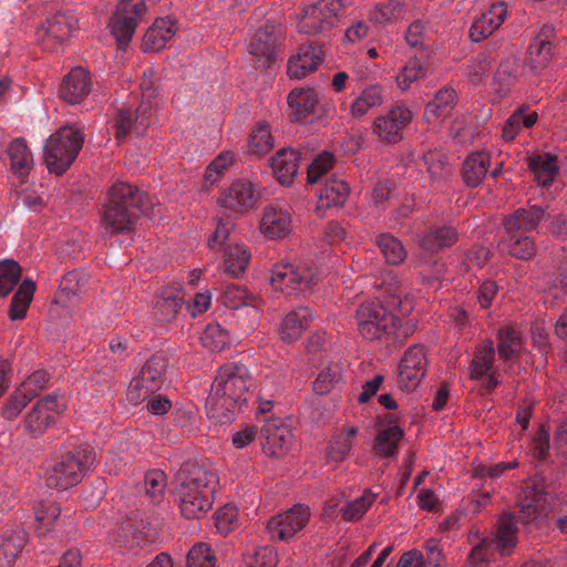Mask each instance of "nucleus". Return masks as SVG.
<instances>
[{
  "label": "nucleus",
  "instance_id": "nucleus-16",
  "mask_svg": "<svg viewBox=\"0 0 567 567\" xmlns=\"http://www.w3.org/2000/svg\"><path fill=\"white\" fill-rule=\"evenodd\" d=\"M65 406L63 396L56 393L40 399L24 419L25 431L34 436L42 434L55 422L56 415L64 412Z\"/></svg>",
  "mask_w": 567,
  "mask_h": 567
},
{
  "label": "nucleus",
  "instance_id": "nucleus-2",
  "mask_svg": "<svg viewBox=\"0 0 567 567\" xmlns=\"http://www.w3.org/2000/svg\"><path fill=\"white\" fill-rule=\"evenodd\" d=\"M216 483V474L204 466L182 464L173 480V493L185 518H199L212 508Z\"/></svg>",
  "mask_w": 567,
  "mask_h": 567
},
{
  "label": "nucleus",
  "instance_id": "nucleus-27",
  "mask_svg": "<svg viewBox=\"0 0 567 567\" xmlns=\"http://www.w3.org/2000/svg\"><path fill=\"white\" fill-rule=\"evenodd\" d=\"M507 17V4L503 1L494 2L487 12L477 18L471 29L470 38L474 42H480L494 33L505 21Z\"/></svg>",
  "mask_w": 567,
  "mask_h": 567
},
{
  "label": "nucleus",
  "instance_id": "nucleus-56",
  "mask_svg": "<svg viewBox=\"0 0 567 567\" xmlns=\"http://www.w3.org/2000/svg\"><path fill=\"white\" fill-rule=\"evenodd\" d=\"M333 165L334 156L332 153L322 152L318 154L312 162L307 165L308 184H317L321 182Z\"/></svg>",
  "mask_w": 567,
  "mask_h": 567
},
{
  "label": "nucleus",
  "instance_id": "nucleus-62",
  "mask_svg": "<svg viewBox=\"0 0 567 567\" xmlns=\"http://www.w3.org/2000/svg\"><path fill=\"white\" fill-rule=\"evenodd\" d=\"M216 558L205 543L195 544L187 554L185 567H215Z\"/></svg>",
  "mask_w": 567,
  "mask_h": 567
},
{
  "label": "nucleus",
  "instance_id": "nucleus-13",
  "mask_svg": "<svg viewBox=\"0 0 567 567\" xmlns=\"http://www.w3.org/2000/svg\"><path fill=\"white\" fill-rule=\"evenodd\" d=\"M76 23L73 14L58 12L41 22L35 30V39L43 50L56 51L70 38Z\"/></svg>",
  "mask_w": 567,
  "mask_h": 567
},
{
  "label": "nucleus",
  "instance_id": "nucleus-19",
  "mask_svg": "<svg viewBox=\"0 0 567 567\" xmlns=\"http://www.w3.org/2000/svg\"><path fill=\"white\" fill-rule=\"evenodd\" d=\"M287 102L291 110V118L296 122L307 123L315 116L327 115L319 93L312 87L293 89L288 94Z\"/></svg>",
  "mask_w": 567,
  "mask_h": 567
},
{
  "label": "nucleus",
  "instance_id": "nucleus-51",
  "mask_svg": "<svg viewBox=\"0 0 567 567\" xmlns=\"http://www.w3.org/2000/svg\"><path fill=\"white\" fill-rule=\"evenodd\" d=\"M234 230L235 224L230 217L218 218L214 234L208 239V247L214 250H224L228 244L236 243Z\"/></svg>",
  "mask_w": 567,
  "mask_h": 567
},
{
  "label": "nucleus",
  "instance_id": "nucleus-18",
  "mask_svg": "<svg viewBox=\"0 0 567 567\" xmlns=\"http://www.w3.org/2000/svg\"><path fill=\"white\" fill-rule=\"evenodd\" d=\"M546 485L539 477H534L527 483L523 495L519 498L518 519L523 524H538L544 519L546 509Z\"/></svg>",
  "mask_w": 567,
  "mask_h": 567
},
{
  "label": "nucleus",
  "instance_id": "nucleus-53",
  "mask_svg": "<svg viewBox=\"0 0 567 567\" xmlns=\"http://www.w3.org/2000/svg\"><path fill=\"white\" fill-rule=\"evenodd\" d=\"M166 485V474L161 470L148 471L144 476V492L153 503L162 502Z\"/></svg>",
  "mask_w": 567,
  "mask_h": 567
},
{
  "label": "nucleus",
  "instance_id": "nucleus-25",
  "mask_svg": "<svg viewBox=\"0 0 567 567\" xmlns=\"http://www.w3.org/2000/svg\"><path fill=\"white\" fill-rule=\"evenodd\" d=\"M323 51L315 43L302 44L296 55L288 61L287 72L290 78L302 79L313 72L321 63Z\"/></svg>",
  "mask_w": 567,
  "mask_h": 567
},
{
  "label": "nucleus",
  "instance_id": "nucleus-23",
  "mask_svg": "<svg viewBox=\"0 0 567 567\" xmlns=\"http://www.w3.org/2000/svg\"><path fill=\"white\" fill-rule=\"evenodd\" d=\"M262 451L274 457L281 456L291 441V431L281 419H266L260 429Z\"/></svg>",
  "mask_w": 567,
  "mask_h": 567
},
{
  "label": "nucleus",
  "instance_id": "nucleus-48",
  "mask_svg": "<svg viewBox=\"0 0 567 567\" xmlns=\"http://www.w3.org/2000/svg\"><path fill=\"white\" fill-rule=\"evenodd\" d=\"M527 107L520 106L506 120L502 136L505 141H513L522 127L529 128L538 120L537 112L526 113Z\"/></svg>",
  "mask_w": 567,
  "mask_h": 567
},
{
  "label": "nucleus",
  "instance_id": "nucleus-45",
  "mask_svg": "<svg viewBox=\"0 0 567 567\" xmlns=\"http://www.w3.org/2000/svg\"><path fill=\"white\" fill-rule=\"evenodd\" d=\"M35 291V284L24 279L13 295L8 316L11 320H21L25 317Z\"/></svg>",
  "mask_w": 567,
  "mask_h": 567
},
{
  "label": "nucleus",
  "instance_id": "nucleus-47",
  "mask_svg": "<svg viewBox=\"0 0 567 567\" xmlns=\"http://www.w3.org/2000/svg\"><path fill=\"white\" fill-rule=\"evenodd\" d=\"M375 245L379 247L385 262L389 265H400L408 256L406 249L401 240L391 234L378 235L375 237Z\"/></svg>",
  "mask_w": 567,
  "mask_h": 567
},
{
  "label": "nucleus",
  "instance_id": "nucleus-22",
  "mask_svg": "<svg viewBox=\"0 0 567 567\" xmlns=\"http://www.w3.org/2000/svg\"><path fill=\"white\" fill-rule=\"evenodd\" d=\"M257 198L255 185L249 181L239 179L221 193L219 203L225 209L245 214L255 207Z\"/></svg>",
  "mask_w": 567,
  "mask_h": 567
},
{
  "label": "nucleus",
  "instance_id": "nucleus-3",
  "mask_svg": "<svg viewBox=\"0 0 567 567\" xmlns=\"http://www.w3.org/2000/svg\"><path fill=\"white\" fill-rule=\"evenodd\" d=\"M147 195L137 186L117 182L109 190L102 210L101 228L106 235L130 231L150 208Z\"/></svg>",
  "mask_w": 567,
  "mask_h": 567
},
{
  "label": "nucleus",
  "instance_id": "nucleus-54",
  "mask_svg": "<svg viewBox=\"0 0 567 567\" xmlns=\"http://www.w3.org/2000/svg\"><path fill=\"white\" fill-rule=\"evenodd\" d=\"M374 499L375 495L371 491H364L360 497L341 507L342 518L347 522L359 520L373 504Z\"/></svg>",
  "mask_w": 567,
  "mask_h": 567
},
{
  "label": "nucleus",
  "instance_id": "nucleus-55",
  "mask_svg": "<svg viewBox=\"0 0 567 567\" xmlns=\"http://www.w3.org/2000/svg\"><path fill=\"white\" fill-rule=\"evenodd\" d=\"M205 348L212 351H221L229 343V334L219 323H209L200 337Z\"/></svg>",
  "mask_w": 567,
  "mask_h": 567
},
{
  "label": "nucleus",
  "instance_id": "nucleus-64",
  "mask_svg": "<svg viewBox=\"0 0 567 567\" xmlns=\"http://www.w3.org/2000/svg\"><path fill=\"white\" fill-rule=\"evenodd\" d=\"M493 61L494 58L489 53H480L477 58L465 68V74L468 80L473 83L480 82L492 68Z\"/></svg>",
  "mask_w": 567,
  "mask_h": 567
},
{
  "label": "nucleus",
  "instance_id": "nucleus-40",
  "mask_svg": "<svg viewBox=\"0 0 567 567\" xmlns=\"http://www.w3.org/2000/svg\"><path fill=\"white\" fill-rule=\"evenodd\" d=\"M183 303L184 296L179 291L166 288L154 302L155 316L162 322H169L176 317Z\"/></svg>",
  "mask_w": 567,
  "mask_h": 567
},
{
  "label": "nucleus",
  "instance_id": "nucleus-7",
  "mask_svg": "<svg viewBox=\"0 0 567 567\" xmlns=\"http://www.w3.org/2000/svg\"><path fill=\"white\" fill-rule=\"evenodd\" d=\"M517 518L504 513L497 520L496 532L483 537L470 551L467 563L471 567H485L497 555H511L517 545Z\"/></svg>",
  "mask_w": 567,
  "mask_h": 567
},
{
  "label": "nucleus",
  "instance_id": "nucleus-26",
  "mask_svg": "<svg viewBox=\"0 0 567 567\" xmlns=\"http://www.w3.org/2000/svg\"><path fill=\"white\" fill-rule=\"evenodd\" d=\"M497 353L505 369H511L525 350L522 331L515 326H505L497 333Z\"/></svg>",
  "mask_w": 567,
  "mask_h": 567
},
{
  "label": "nucleus",
  "instance_id": "nucleus-57",
  "mask_svg": "<svg viewBox=\"0 0 567 567\" xmlns=\"http://www.w3.org/2000/svg\"><path fill=\"white\" fill-rule=\"evenodd\" d=\"M281 391V381L266 377L258 394L257 415L267 414L274 406V398Z\"/></svg>",
  "mask_w": 567,
  "mask_h": 567
},
{
  "label": "nucleus",
  "instance_id": "nucleus-59",
  "mask_svg": "<svg viewBox=\"0 0 567 567\" xmlns=\"http://www.w3.org/2000/svg\"><path fill=\"white\" fill-rule=\"evenodd\" d=\"M246 567H277L278 555L272 546H260L244 558Z\"/></svg>",
  "mask_w": 567,
  "mask_h": 567
},
{
  "label": "nucleus",
  "instance_id": "nucleus-36",
  "mask_svg": "<svg viewBox=\"0 0 567 567\" xmlns=\"http://www.w3.org/2000/svg\"><path fill=\"white\" fill-rule=\"evenodd\" d=\"M460 238V231L453 225H442L431 228L421 239V247L430 252H437L451 247Z\"/></svg>",
  "mask_w": 567,
  "mask_h": 567
},
{
  "label": "nucleus",
  "instance_id": "nucleus-44",
  "mask_svg": "<svg viewBox=\"0 0 567 567\" xmlns=\"http://www.w3.org/2000/svg\"><path fill=\"white\" fill-rule=\"evenodd\" d=\"M250 252L247 247L236 241L228 244L224 249V265L225 269L231 276H238L244 272L249 264Z\"/></svg>",
  "mask_w": 567,
  "mask_h": 567
},
{
  "label": "nucleus",
  "instance_id": "nucleus-12",
  "mask_svg": "<svg viewBox=\"0 0 567 567\" xmlns=\"http://www.w3.org/2000/svg\"><path fill=\"white\" fill-rule=\"evenodd\" d=\"M145 12V0H121L118 2L109 27L120 49H124L131 42Z\"/></svg>",
  "mask_w": 567,
  "mask_h": 567
},
{
  "label": "nucleus",
  "instance_id": "nucleus-60",
  "mask_svg": "<svg viewBox=\"0 0 567 567\" xmlns=\"http://www.w3.org/2000/svg\"><path fill=\"white\" fill-rule=\"evenodd\" d=\"M21 277V267L13 260L0 262V297L7 296L18 284Z\"/></svg>",
  "mask_w": 567,
  "mask_h": 567
},
{
  "label": "nucleus",
  "instance_id": "nucleus-37",
  "mask_svg": "<svg viewBox=\"0 0 567 567\" xmlns=\"http://www.w3.org/2000/svg\"><path fill=\"white\" fill-rule=\"evenodd\" d=\"M8 156L13 174L21 179L27 177L33 166V156L27 141L22 137L11 141L8 146Z\"/></svg>",
  "mask_w": 567,
  "mask_h": 567
},
{
  "label": "nucleus",
  "instance_id": "nucleus-61",
  "mask_svg": "<svg viewBox=\"0 0 567 567\" xmlns=\"http://www.w3.org/2000/svg\"><path fill=\"white\" fill-rule=\"evenodd\" d=\"M89 284V275L83 270L68 272L60 282V289L68 297H75L83 292Z\"/></svg>",
  "mask_w": 567,
  "mask_h": 567
},
{
  "label": "nucleus",
  "instance_id": "nucleus-46",
  "mask_svg": "<svg viewBox=\"0 0 567 567\" xmlns=\"http://www.w3.org/2000/svg\"><path fill=\"white\" fill-rule=\"evenodd\" d=\"M426 54L421 53L420 56H413L402 66L396 75V82L400 89L406 90L415 81L425 78L429 65L425 61Z\"/></svg>",
  "mask_w": 567,
  "mask_h": 567
},
{
  "label": "nucleus",
  "instance_id": "nucleus-58",
  "mask_svg": "<svg viewBox=\"0 0 567 567\" xmlns=\"http://www.w3.org/2000/svg\"><path fill=\"white\" fill-rule=\"evenodd\" d=\"M274 146V138L268 124H258L249 137V151L257 155L269 152Z\"/></svg>",
  "mask_w": 567,
  "mask_h": 567
},
{
  "label": "nucleus",
  "instance_id": "nucleus-32",
  "mask_svg": "<svg viewBox=\"0 0 567 567\" xmlns=\"http://www.w3.org/2000/svg\"><path fill=\"white\" fill-rule=\"evenodd\" d=\"M313 315L308 307H300L290 311L284 319L280 326V338L282 341L291 343L298 340L305 330L309 327Z\"/></svg>",
  "mask_w": 567,
  "mask_h": 567
},
{
  "label": "nucleus",
  "instance_id": "nucleus-20",
  "mask_svg": "<svg viewBox=\"0 0 567 567\" xmlns=\"http://www.w3.org/2000/svg\"><path fill=\"white\" fill-rule=\"evenodd\" d=\"M495 347L492 341L480 344L470 364V378L482 381V388L491 393L498 385V377L493 370L495 361Z\"/></svg>",
  "mask_w": 567,
  "mask_h": 567
},
{
  "label": "nucleus",
  "instance_id": "nucleus-24",
  "mask_svg": "<svg viewBox=\"0 0 567 567\" xmlns=\"http://www.w3.org/2000/svg\"><path fill=\"white\" fill-rule=\"evenodd\" d=\"M554 28L545 25L540 32L530 41L527 50V64L534 72L545 69L554 55L553 43Z\"/></svg>",
  "mask_w": 567,
  "mask_h": 567
},
{
  "label": "nucleus",
  "instance_id": "nucleus-35",
  "mask_svg": "<svg viewBox=\"0 0 567 567\" xmlns=\"http://www.w3.org/2000/svg\"><path fill=\"white\" fill-rule=\"evenodd\" d=\"M349 192L350 188L343 179L334 175L326 178L323 185L317 190L319 205L322 207L342 206L349 196Z\"/></svg>",
  "mask_w": 567,
  "mask_h": 567
},
{
  "label": "nucleus",
  "instance_id": "nucleus-9",
  "mask_svg": "<svg viewBox=\"0 0 567 567\" xmlns=\"http://www.w3.org/2000/svg\"><path fill=\"white\" fill-rule=\"evenodd\" d=\"M318 281V271L308 266L280 262L271 269V286L287 295L308 292Z\"/></svg>",
  "mask_w": 567,
  "mask_h": 567
},
{
  "label": "nucleus",
  "instance_id": "nucleus-8",
  "mask_svg": "<svg viewBox=\"0 0 567 567\" xmlns=\"http://www.w3.org/2000/svg\"><path fill=\"white\" fill-rule=\"evenodd\" d=\"M84 143L83 132L65 125L51 134L44 145V161L48 169L62 175L78 157Z\"/></svg>",
  "mask_w": 567,
  "mask_h": 567
},
{
  "label": "nucleus",
  "instance_id": "nucleus-21",
  "mask_svg": "<svg viewBox=\"0 0 567 567\" xmlns=\"http://www.w3.org/2000/svg\"><path fill=\"white\" fill-rule=\"evenodd\" d=\"M426 358L424 347L415 344L410 347L399 365V383L406 390L417 386L425 375Z\"/></svg>",
  "mask_w": 567,
  "mask_h": 567
},
{
  "label": "nucleus",
  "instance_id": "nucleus-34",
  "mask_svg": "<svg viewBox=\"0 0 567 567\" xmlns=\"http://www.w3.org/2000/svg\"><path fill=\"white\" fill-rule=\"evenodd\" d=\"M385 101L384 87L380 84H370L361 90L350 105V114L354 118H361L372 109L381 106Z\"/></svg>",
  "mask_w": 567,
  "mask_h": 567
},
{
  "label": "nucleus",
  "instance_id": "nucleus-29",
  "mask_svg": "<svg viewBox=\"0 0 567 567\" xmlns=\"http://www.w3.org/2000/svg\"><path fill=\"white\" fill-rule=\"evenodd\" d=\"M92 81L90 73L81 68L72 69L62 81L60 96L70 104L83 101L91 92Z\"/></svg>",
  "mask_w": 567,
  "mask_h": 567
},
{
  "label": "nucleus",
  "instance_id": "nucleus-28",
  "mask_svg": "<svg viewBox=\"0 0 567 567\" xmlns=\"http://www.w3.org/2000/svg\"><path fill=\"white\" fill-rule=\"evenodd\" d=\"M305 150L303 154L301 150L282 148L272 157L271 166L281 185H290L292 183L298 172L299 162L306 159L310 153L309 146L305 147Z\"/></svg>",
  "mask_w": 567,
  "mask_h": 567
},
{
  "label": "nucleus",
  "instance_id": "nucleus-11",
  "mask_svg": "<svg viewBox=\"0 0 567 567\" xmlns=\"http://www.w3.org/2000/svg\"><path fill=\"white\" fill-rule=\"evenodd\" d=\"M350 3V0H318L303 9L298 28L300 32L317 34L332 29L339 12Z\"/></svg>",
  "mask_w": 567,
  "mask_h": 567
},
{
  "label": "nucleus",
  "instance_id": "nucleus-41",
  "mask_svg": "<svg viewBox=\"0 0 567 567\" xmlns=\"http://www.w3.org/2000/svg\"><path fill=\"white\" fill-rule=\"evenodd\" d=\"M61 514L60 506L50 499L41 501L34 507V533L38 537H44Z\"/></svg>",
  "mask_w": 567,
  "mask_h": 567
},
{
  "label": "nucleus",
  "instance_id": "nucleus-50",
  "mask_svg": "<svg viewBox=\"0 0 567 567\" xmlns=\"http://www.w3.org/2000/svg\"><path fill=\"white\" fill-rule=\"evenodd\" d=\"M402 431L398 425L381 430L375 439V453L383 457H393L398 453V444L402 439Z\"/></svg>",
  "mask_w": 567,
  "mask_h": 567
},
{
  "label": "nucleus",
  "instance_id": "nucleus-15",
  "mask_svg": "<svg viewBox=\"0 0 567 567\" xmlns=\"http://www.w3.org/2000/svg\"><path fill=\"white\" fill-rule=\"evenodd\" d=\"M281 39L282 28L280 24L267 22L256 31L249 45V52L256 58V68L266 69L276 63L277 49Z\"/></svg>",
  "mask_w": 567,
  "mask_h": 567
},
{
  "label": "nucleus",
  "instance_id": "nucleus-31",
  "mask_svg": "<svg viewBox=\"0 0 567 567\" xmlns=\"http://www.w3.org/2000/svg\"><path fill=\"white\" fill-rule=\"evenodd\" d=\"M176 32L175 23L169 18L156 19L152 27L145 32L142 48L145 52H158Z\"/></svg>",
  "mask_w": 567,
  "mask_h": 567
},
{
  "label": "nucleus",
  "instance_id": "nucleus-42",
  "mask_svg": "<svg viewBox=\"0 0 567 567\" xmlns=\"http://www.w3.org/2000/svg\"><path fill=\"white\" fill-rule=\"evenodd\" d=\"M358 429L354 426L344 427L342 432L334 435L328 446L327 458L329 462H343L353 446Z\"/></svg>",
  "mask_w": 567,
  "mask_h": 567
},
{
  "label": "nucleus",
  "instance_id": "nucleus-17",
  "mask_svg": "<svg viewBox=\"0 0 567 567\" xmlns=\"http://www.w3.org/2000/svg\"><path fill=\"white\" fill-rule=\"evenodd\" d=\"M412 118L413 114L405 105L393 106L375 117L372 133L383 143L395 144L403 138V132Z\"/></svg>",
  "mask_w": 567,
  "mask_h": 567
},
{
  "label": "nucleus",
  "instance_id": "nucleus-10",
  "mask_svg": "<svg viewBox=\"0 0 567 567\" xmlns=\"http://www.w3.org/2000/svg\"><path fill=\"white\" fill-rule=\"evenodd\" d=\"M169 360L166 352L153 354L142 367L137 377L133 378L128 389V396L133 401H143L152 393L158 391L163 383Z\"/></svg>",
  "mask_w": 567,
  "mask_h": 567
},
{
  "label": "nucleus",
  "instance_id": "nucleus-30",
  "mask_svg": "<svg viewBox=\"0 0 567 567\" xmlns=\"http://www.w3.org/2000/svg\"><path fill=\"white\" fill-rule=\"evenodd\" d=\"M290 214L278 205H270L265 208L260 220V230L266 237L277 239L290 231Z\"/></svg>",
  "mask_w": 567,
  "mask_h": 567
},
{
  "label": "nucleus",
  "instance_id": "nucleus-49",
  "mask_svg": "<svg viewBox=\"0 0 567 567\" xmlns=\"http://www.w3.org/2000/svg\"><path fill=\"white\" fill-rule=\"evenodd\" d=\"M519 71V59L507 56L503 59L494 74L493 84L499 94H505L515 82Z\"/></svg>",
  "mask_w": 567,
  "mask_h": 567
},
{
  "label": "nucleus",
  "instance_id": "nucleus-6",
  "mask_svg": "<svg viewBox=\"0 0 567 567\" xmlns=\"http://www.w3.org/2000/svg\"><path fill=\"white\" fill-rule=\"evenodd\" d=\"M358 330L367 340L389 344L402 341L408 330H401L400 319L379 302H363L355 313Z\"/></svg>",
  "mask_w": 567,
  "mask_h": 567
},
{
  "label": "nucleus",
  "instance_id": "nucleus-33",
  "mask_svg": "<svg viewBox=\"0 0 567 567\" xmlns=\"http://www.w3.org/2000/svg\"><path fill=\"white\" fill-rule=\"evenodd\" d=\"M491 166V156L486 152H473L463 162L462 178L466 186L475 188L486 177Z\"/></svg>",
  "mask_w": 567,
  "mask_h": 567
},
{
  "label": "nucleus",
  "instance_id": "nucleus-38",
  "mask_svg": "<svg viewBox=\"0 0 567 567\" xmlns=\"http://www.w3.org/2000/svg\"><path fill=\"white\" fill-rule=\"evenodd\" d=\"M457 103V93L452 86H444L439 90L433 99L426 104L424 110V117L427 122L437 118L446 117Z\"/></svg>",
  "mask_w": 567,
  "mask_h": 567
},
{
  "label": "nucleus",
  "instance_id": "nucleus-63",
  "mask_svg": "<svg viewBox=\"0 0 567 567\" xmlns=\"http://www.w3.org/2000/svg\"><path fill=\"white\" fill-rule=\"evenodd\" d=\"M137 121L134 112L130 110H121L115 118V138L121 141L133 133L136 136L143 135L145 132H138Z\"/></svg>",
  "mask_w": 567,
  "mask_h": 567
},
{
  "label": "nucleus",
  "instance_id": "nucleus-14",
  "mask_svg": "<svg viewBox=\"0 0 567 567\" xmlns=\"http://www.w3.org/2000/svg\"><path fill=\"white\" fill-rule=\"evenodd\" d=\"M310 508L296 504L291 508L272 516L267 523V532L275 542H289L309 523Z\"/></svg>",
  "mask_w": 567,
  "mask_h": 567
},
{
  "label": "nucleus",
  "instance_id": "nucleus-43",
  "mask_svg": "<svg viewBox=\"0 0 567 567\" xmlns=\"http://www.w3.org/2000/svg\"><path fill=\"white\" fill-rule=\"evenodd\" d=\"M220 299L221 303L229 309L238 310L248 307L251 308L255 315L258 313V298L243 287L236 285L226 286Z\"/></svg>",
  "mask_w": 567,
  "mask_h": 567
},
{
  "label": "nucleus",
  "instance_id": "nucleus-52",
  "mask_svg": "<svg viewBox=\"0 0 567 567\" xmlns=\"http://www.w3.org/2000/svg\"><path fill=\"white\" fill-rule=\"evenodd\" d=\"M402 8L403 6L399 0L378 3L370 10L369 19L375 24L385 25L400 19Z\"/></svg>",
  "mask_w": 567,
  "mask_h": 567
},
{
  "label": "nucleus",
  "instance_id": "nucleus-4",
  "mask_svg": "<svg viewBox=\"0 0 567 567\" xmlns=\"http://www.w3.org/2000/svg\"><path fill=\"white\" fill-rule=\"evenodd\" d=\"M543 217L544 209L539 206L517 209L505 219V231L498 243L499 249L517 259L533 258L536 247L527 233L536 229Z\"/></svg>",
  "mask_w": 567,
  "mask_h": 567
},
{
  "label": "nucleus",
  "instance_id": "nucleus-5",
  "mask_svg": "<svg viewBox=\"0 0 567 567\" xmlns=\"http://www.w3.org/2000/svg\"><path fill=\"white\" fill-rule=\"evenodd\" d=\"M95 461L91 446L79 445L54 457L45 471V483L50 488L68 489L78 485Z\"/></svg>",
  "mask_w": 567,
  "mask_h": 567
},
{
  "label": "nucleus",
  "instance_id": "nucleus-39",
  "mask_svg": "<svg viewBox=\"0 0 567 567\" xmlns=\"http://www.w3.org/2000/svg\"><path fill=\"white\" fill-rule=\"evenodd\" d=\"M528 166L537 183L543 187H549L559 171L557 157L549 153L529 156Z\"/></svg>",
  "mask_w": 567,
  "mask_h": 567
},
{
  "label": "nucleus",
  "instance_id": "nucleus-1",
  "mask_svg": "<svg viewBox=\"0 0 567 567\" xmlns=\"http://www.w3.org/2000/svg\"><path fill=\"white\" fill-rule=\"evenodd\" d=\"M250 385V374L245 364L230 362L221 365L206 399L208 417L215 423H230L236 412L247 402Z\"/></svg>",
  "mask_w": 567,
  "mask_h": 567
}]
</instances>
